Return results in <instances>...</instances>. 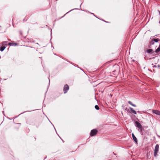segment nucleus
Returning <instances> with one entry per match:
<instances>
[{
  "label": "nucleus",
  "mask_w": 160,
  "mask_h": 160,
  "mask_svg": "<svg viewBox=\"0 0 160 160\" xmlns=\"http://www.w3.org/2000/svg\"><path fill=\"white\" fill-rule=\"evenodd\" d=\"M159 149V145L157 144L156 145L154 152V155L155 157H156L157 155Z\"/></svg>",
  "instance_id": "nucleus-3"
},
{
  "label": "nucleus",
  "mask_w": 160,
  "mask_h": 160,
  "mask_svg": "<svg viewBox=\"0 0 160 160\" xmlns=\"http://www.w3.org/2000/svg\"><path fill=\"white\" fill-rule=\"evenodd\" d=\"M152 112L156 115H160V111L154 110H152Z\"/></svg>",
  "instance_id": "nucleus-8"
},
{
  "label": "nucleus",
  "mask_w": 160,
  "mask_h": 160,
  "mask_svg": "<svg viewBox=\"0 0 160 160\" xmlns=\"http://www.w3.org/2000/svg\"><path fill=\"white\" fill-rule=\"evenodd\" d=\"M26 122L27 124H30L33 122V120L31 119H29L27 120Z\"/></svg>",
  "instance_id": "nucleus-11"
},
{
  "label": "nucleus",
  "mask_w": 160,
  "mask_h": 160,
  "mask_svg": "<svg viewBox=\"0 0 160 160\" xmlns=\"http://www.w3.org/2000/svg\"><path fill=\"white\" fill-rule=\"evenodd\" d=\"M128 102L129 104H130L132 106L134 107H136V105H135V104H133L132 102L130 101H128Z\"/></svg>",
  "instance_id": "nucleus-13"
},
{
  "label": "nucleus",
  "mask_w": 160,
  "mask_h": 160,
  "mask_svg": "<svg viewBox=\"0 0 160 160\" xmlns=\"http://www.w3.org/2000/svg\"><path fill=\"white\" fill-rule=\"evenodd\" d=\"M95 108L96 110H98L99 109V106L97 105L95 106Z\"/></svg>",
  "instance_id": "nucleus-17"
},
{
  "label": "nucleus",
  "mask_w": 160,
  "mask_h": 160,
  "mask_svg": "<svg viewBox=\"0 0 160 160\" xmlns=\"http://www.w3.org/2000/svg\"><path fill=\"white\" fill-rule=\"evenodd\" d=\"M98 131L96 129H93L91 130L90 135L91 136H93L96 135Z\"/></svg>",
  "instance_id": "nucleus-4"
},
{
  "label": "nucleus",
  "mask_w": 160,
  "mask_h": 160,
  "mask_svg": "<svg viewBox=\"0 0 160 160\" xmlns=\"http://www.w3.org/2000/svg\"><path fill=\"white\" fill-rule=\"evenodd\" d=\"M157 66V67H158V68H160V66L159 65H158Z\"/></svg>",
  "instance_id": "nucleus-21"
},
{
  "label": "nucleus",
  "mask_w": 160,
  "mask_h": 160,
  "mask_svg": "<svg viewBox=\"0 0 160 160\" xmlns=\"http://www.w3.org/2000/svg\"><path fill=\"white\" fill-rule=\"evenodd\" d=\"M154 42H157L159 41H160V40L158 38H154L152 39Z\"/></svg>",
  "instance_id": "nucleus-14"
},
{
  "label": "nucleus",
  "mask_w": 160,
  "mask_h": 160,
  "mask_svg": "<svg viewBox=\"0 0 160 160\" xmlns=\"http://www.w3.org/2000/svg\"><path fill=\"white\" fill-rule=\"evenodd\" d=\"M135 125L140 130V132L142 131L143 128L141 124L138 121H135Z\"/></svg>",
  "instance_id": "nucleus-2"
},
{
  "label": "nucleus",
  "mask_w": 160,
  "mask_h": 160,
  "mask_svg": "<svg viewBox=\"0 0 160 160\" xmlns=\"http://www.w3.org/2000/svg\"><path fill=\"white\" fill-rule=\"evenodd\" d=\"M127 108H126L125 110H126L128 111V110H127Z\"/></svg>",
  "instance_id": "nucleus-22"
},
{
  "label": "nucleus",
  "mask_w": 160,
  "mask_h": 160,
  "mask_svg": "<svg viewBox=\"0 0 160 160\" xmlns=\"http://www.w3.org/2000/svg\"><path fill=\"white\" fill-rule=\"evenodd\" d=\"M151 45H153L154 44V42L153 40H152L150 42Z\"/></svg>",
  "instance_id": "nucleus-16"
},
{
  "label": "nucleus",
  "mask_w": 160,
  "mask_h": 160,
  "mask_svg": "<svg viewBox=\"0 0 160 160\" xmlns=\"http://www.w3.org/2000/svg\"><path fill=\"white\" fill-rule=\"evenodd\" d=\"M132 138H133V140L134 141L135 143L137 144L138 143V140H137V138L134 135V134L133 133H132Z\"/></svg>",
  "instance_id": "nucleus-6"
},
{
  "label": "nucleus",
  "mask_w": 160,
  "mask_h": 160,
  "mask_svg": "<svg viewBox=\"0 0 160 160\" xmlns=\"http://www.w3.org/2000/svg\"><path fill=\"white\" fill-rule=\"evenodd\" d=\"M157 67V66H156V65H154V66H153V68H154V67L155 68H156Z\"/></svg>",
  "instance_id": "nucleus-20"
},
{
  "label": "nucleus",
  "mask_w": 160,
  "mask_h": 160,
  "mask_svg": "<svg viewBox=\"0 0 160 160\" xmlns=\"http://www.w3.org/2000/svg\"><path fill=\"white\" fill-rule=\"evenodd\" d=\"M153 50L152 49H148L147 50V52L148 53H151L153 54V55H156V54H155V53L153 52H152Z\"/></svg>",
  "instance_id": "nucleus-9"
},
{
  "label": "nucleus",
  "mask_w": 160,
  "mask_h": 160,
  "mask_svg": "<svg viewBox=\"0 0 160 160\" xmlns=\"http://www.w3.org/2000/svg\"><path fill=\"white\" fill-rule=\"evenodd\" d=\"M95 17H96L97 18V17L94 15V14L93 13H91Z\"/></svg>",
  "instance_id": "nucleus-19"
},
{
  "label": "nucleus",
  "mask_w": 160,
  "mask_h": 160,
  "mask_svg": "<svg viewBox=\"0 0 160 160\" xmlns=\"http://www.w3.org/2000/svg\"><path fill=\"white\" fill-rule=\"evenodd\" d=\"M152 112L156 115H160V111L154 110H152Z\"/></svg>",
  "instance_id": "nucleus-7"
},
{
  "label": "nucleus",
  "mask_w": 160,
  "mask_h": 160,
  "mask_svg": "<svg viewBox=\"0 0 160 160\" xmlns=\"http://www.w3.org/2000/svg\"><path fill=\"white\" fill-rule=\"evenodd\" d=\"M8 41H3L0 43V51L2 52L6 48V46H8L7 43Z\"/></svg>",
  "instance_id": "nucleus-1"
},
{
  "label": "nucleus",
  "mask_w": 160,
  "mask_h": 160,
  "mask_svg": "<svg viewBox=\"0 0 160 160\" xmlns=\"http://www.w3.org/2000/svg\"><path fill=\"white\" fill-rule=\"evenodd\" d=\"M8 46H13L14 44H17L16 43H13L12 42H10L8 44H7Z\"/></svg>",
  "instance_id": "nucleus-15"
},
{
  "label": "nucleus",
  "mask_w": 160,
  "mask_h": 160,
  "mask_svg": "<svg viewBox=\"0 0 160 160\" xmlns=\"http://www.w3.org/2000/svg\"><path fill=\"white\" fill-rule=\"evenodd\" d=\"M160 51V45H159L158 48L156 49L155 51H153V52L155 53V54L158 53Z\"/></svg>",
  "instance_id": "nucleus-10"
},
{
  "label": "nucleus",
  "mask_w": 160,
  "mask_h": 160,
  "mask_svg": "<svg viewBox=\"0 0 160 160\" xmlns=\"http://www.w3.org/2000/svg\"><path fill=\"white\" fill-rule=\"evenodd\" d=\"M19 34L20 35H21L22 36L23 35L22 32L21 30H20L19 31Z\"/></svg>",
  "instance_id": "nucleus-18"
},
{
  "label": "nucleus",
  "mask_w": 160,
  "mask_h": 160,
  "mask_svg": "<svg viewBox=\"0 0 160 160\" xmlns=\"http://www.w3.org/2000/svg\"><path fill=\"white\" fill-rule=\"evenodd\" d=\"M69 86L67 84H65L64 86L63 91L64 93V94L68 92V91L69 89Z\"/></svg>",
  "instance_id": "nucleus-5"
},
{
  "label": "nucleus",
  "mask_w": 160,
  "mask_h": 160,
  "mask_svg": "<svg viewBox=\"0 0 160 160\" xmlns=\"http://www.w3.org/2000/svg\"><path fill=\"white\" fill-rule=\"evenodd\" d=\"M129 109H130V110L131 111L132 113L135 114H137L136 111L134 110H133V109L132 108L129 107Z\"/></svg>",
  "instance_id": "nucleus-12"
}]
</instances>
